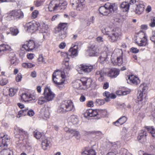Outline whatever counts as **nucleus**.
Wrapping results in <instances>:
<instances>
[{
	"label": "nucleus",
	"mask_w": 155,
	"mask_h": 155,
	"mask_svg": "<svg viewBox=\"0 0 155 155\" xmlns=\"http://www.w3.org/2000/svg\"><path fill=\"white\" fill-rule=\"evenodd\" d=\"M0 135V149L2 150L0 152V155H13L12 151L9 149H6L10 141V137L7 134L3 133Z\"/></svg>",
	"instance_id": "obj_1"
},
{
	"label": "nucleus",
	"mask_w": 155,
	"mask_h": 155,
	"mask_svg": "<svg viewBox=\"0 0 155 155\" xmlns=\"http://www.w3.org/2000/svg\"><path fill=\"white\" fill-rule=\"evenodd\" d=\"M75 107L73 102L70 100L61 102L58 110L59 113L65 114L68 112H74Z\"/></svg>",
	"instance_id": "obj_2"
},
{
	"label": "nucleus",
	"mask_w": 155,
	"mask_h": 155,
	"mask_svg": "<svg viewBox=\"0 0 155 155\" xmlns=\"http://www.w3.org/2000/svg\"><path fill=\"white\" fill-rule=\"evenodd\" d=\"M68 25L67 23H60L55 28V33L58 34L59 39L63 40L68 35Z\"/></svg>",
	"instance_id": "obj_3"
},
{
	"label": "nucleus",
	"mask_w": 155,
	"mask_h": 155,
	"mask_svg": "<svg viewBox=\"0 0 155 155\" xmlns=\"http://www.w3.org/2000/svg\"><path fill=\"white\" fill-rule=\"evenodd\" d=\"M92 82V80L91 78H82L80 79L74 81L73 87L77 89H82L84 88V87L86 88L90 87Z\"/></svg>",
	"instance_id": "obj_4"
},
{
	"label": "nucleus",
	"mask_w": 155,
	"mask_h": 155,
	"mask_svg": "<svg viewBox=\"0 0 155 155\" xmlns=\"http://www.w3.org/2000/svg\"><path fill=\"white\" fill-rule=\"evenodd\" d=\"M139 88L140 90V93L137 96L136 102L139 104L143 105L146 101L147 94L146 91L148 89V86L146 84L144 83L140 84Z\"/></svg>",
	"instance_id": "obj_5"
},
{
	"label": "nucleus",
	"mask_w": 155,
	"mask_h": 155,
	"mask_svg": "<svg viewBox=\"0 0 155 155\" xmlns=\"http://www.w3.org/2000/svg\"><path fill=\"white\" fill-rule=\"evenodd\" d=\"M62 0H52L49 5V11L52 12L57 9H64L66 7L67 2H62Z\"/></svg>",
	"instance_id": "obj_6"
},
{
	"label": "nucleus",
	"mask_w": 155,
	"mask_h": 155,
	"mask_svg": "<svg viewBox=\"0 0 155 155\" xmlns=\"http://www.w3.org/2000/svg\"><path fill=\"white\" fill-rule=\"evenodd\" d=\"M122 35L121 30L118 28H116L112 29L111 33L109 35L108 38L111 42H117L120 39Z\"/></svg>",
	"instance_id": "obj_7"
},
{
	"label": "nucleus",
	"mask_w": 155,
	"mask_h": 155,
	"mask_svg": "<svg viewBox=\"0 0 155 155\" xmlns=\"http://www.w3.org/2000/svg\"><path fill=\"white\" fill-rule=\"evenodd\" d=\"M24 14L20 9L13 10L10 11L6 16V19L11 21L13 19H20L23 18Z\"/></svg>",
	"instance_id": "obj_8"
},
{
	"label": "nucleus",
	"mask_w": 155,
	"mask_h": 155,
	"mask_svg": "<svg viewBox=\"0 0 155 155\" xmlns=\"http://www.w3.org/2000/svg\"><path fill=\"white\" fill-rule=\"evenodd\" d=\"M115 7V4L107 3L104 6L100 7L99 8L98 11L101 15L103 16H107L114 11V8Z\"/></svg>",
	"instance_id": "obj_9"
},
{
	"label": "nucleus",
	"mask_w": 155,
	"mask_h": 155,
	"mask_svg": "<svg viewBox=\"0 0 155 155\" xmlns=\"http://www.w3.org/2000/svg\"><path fill=\"white\" fill-rule=\"evenodd\" d=\"M135 41L140 46H145L147 44V39L146 34L142 31L139 32L136 35Z\"/></svg>",
	"instance_id": "obj_10"
},
{
	"label": "nucleus",
	"mask_w": 155,
	"mask_h": 155,
	"mask_svg": "<svg viewBox=\"0 0 155 155\" xmlns=\"http://www.w3.org/2000/svg\"><path fill=\"white\" fill-rule=\"evenodd\" d=\"M21 101L25 102H35L36 98V93L35 92L23 93L21 96Z\"/></svg>",
	"instance_id": "obj_11"
},
{
	"label": "nucleus",
	"mask_w": 155,
	"mask_h": 155,
	"mask_svg": "<svg viewBox=\"0 0 155 155\" xmlns=\"http://www.w3.org/2000/svg\"><path fill=\"white\" fill-rule=\"evenodd\" d=\"M39 47V45L36 44L35 41L32 40H29L26 41L22 46V48L27 51H31L35 48H37Z\"/></svg>",
	"instance_id": "obj_12"
},
{
	"label": "nucleus",
	"mask_w": 155,
	"mask_h": 155,
	"mask_svg": "<svg viewBox=\"0 0 155 155\" xmlns=\"http://www.w3.org/2000/svg\"><path fill=\"white\" fill-rule=\"evenodd\" d=\"M41 25L38 21H32L27 23L25 25V27L27 28V30L31 32H34L37 31Z\"/></svg>",
	"instance_id": "obj_13"
},
{
	"label": "nucleus",
	"mask_w": 155,
	"mask_h": 155,
	"mask_svg": "<svg viewBox=\"0 0 155 155\" xmlns=\"http://www.w3.org/2000/svg\"><path fill=\"white\" fill-rule=\"evenodd\" d=\"M43 94L48 101L52 100L55 96V94L48 87L45 88Z\"/></svg>",
	"instance_id": "obj_14"
},
{
	"label": "nucleus",
	"mask_w": 155,
	"mask_h": 155,
	"mask_svg": "<svg viewBox=\"0 0 155 155\" xmlns=\"http://www.w3.org/2000/svg\"><path fill=\"white\" fill-rule=\"evenodd\" d=\"M81 71L84 73L88 74L91 72L93 70V65L88 64H81L79 66Z\"/></svg>",
	"instance_id": "obj_15"
},
{
	"label": "nucleus",
	"mask_w": 155,
	"mask_h": 155,
	"mask_svg": "<svg viewBox=\"0 0 155 155\" xmlns=\"http://www.w3.org/2000/svg\"><path fill=\"white\" fill-rule=\"evenodd\" d=\"M87 52L90 56H96L99 54V50L93 45L88 47Z\"/></svg>",
	"instance_id": "obj_16"
},
{
	"label": "nucleus",
	"mask_w": 155,
	"mask_h": 155,
	"mask_svg": "<svg viewBox=\"0 0 155 155\" xmlns=\"http://www.w3.org/2000/svg\"><path fill=\"white\" fill-rule=\"evenodd\" d=\"M2 29L4 33L7 35L11 34L13 36L16 35L19 32L18 29L16 27H11L9 29L6 27Z\"/></svg>",
	"instance_id": "obj_17"
},
{
	"label": "nucleus",
	"mask_w": 155,
	"mask_h": 155,
	"mask_svg": "<svg viewBox=\"0 0 155 155\" xmlns=\"http://www.w3.org/2000/svg\"><path fill=\"white\" fill-rule=\"evenodd\" d=\"M128 80L130 84L135 85H137L140 83L139 78L137 76L133 74L129 75Z\"/></svg>",
	"instance_id": "obj_18"
},
{
	"label": "nucleus",
	"mask_w": 155,
	"mask_h": 155,
	"mask_svg": "<svg viewBox=\"0 0 155 155\" xmlns=\"http://www.w3.org/2000/svg\"><path fill=\"white\" fill-rule=\"evenodd\" d=\"M98 114V112L97 110H93L92 109L87 110L84 114V117H95Z\"/></svg>",
	"instance_id": "obj_19"
},
{
	"label": "nucleus",
	"mask_w": 155,
	"mask_h": 155,
	"mask_svg": "<svg viewBox=\"0 0 155 155\" xmlns=\"http://www.w3.org/2000/svg\"><path fill=\"white\" fill-rule=\"evenodd\" d=\"M120 73V70L115 68H112L110 69L107 73L108 77L111 78H115L117 77Z\"/></svg>",
	"instance_id": "obj_20"
},
{
	"label": "nucleus",
	"mask_w": 155,
	"mask_h": 155,
	"mask_svg": "<svg viewBox=\"0 0 155 155\" xmlns=\"http://www.w3.org/2000/svg\"><path fill=\"white\" fill-rule=\"evenodd\" d=\"M78 46L74 45L73 47H71L68 50V55L72 58L77 56L78 54Z\"/></svg>",
	"instance_id": "obj_21"
},
{
	"label": "nucleus",
	"mask_w": 155,
	"mask_h": 155,
	"mask_svg": "<svg viewBox=\"0 0 155 155\" xmlns=\"http://www.w3.org/2000/svg\"><path fill=\"white\" fill-rule=\"evenodd\" d=\"M81 155H97L95 151L93 149H89L88 147L84 148L81 153Z\"/></svg>",
	"instance_id": "obj_22"
},
{
	"label": "nucleus",
	"mask_w": 155,
	"mask_h": 155,
	"mask_svg": "<svg viewBox=\"0 0 155 155\" xmlns=\"http://www.w3.org/2000/svg\"><path fill=\"white\" fill-rule=\"evenodd\" d=\"M103 95L105 97L104 98L105 101L107 102L110 101V98L114 99L116 98V96L113 93L111 94L108 91H106L103 93Z\"/></svg>",
	"instance_id": "obj_23"
},
{
	"label": "nucleus",
	"mask_w": 155,
	"mask_h": 155,
	"mask_svg": "<svg viewBox=\"0 0 155 155\" xmlns=\"http://www.w3.org/2000/svg\"><path fill=\"white\" fill-rule=\"evenodd\" d=\"M72 5H75L76 9L78 11H82L84 8L83 2L81 0H73Z\"/></svg>",
	"instance_id": "obj_24"
},
{
	"label": "nucleus",
	"mask_w": 155,
	"mask_h": 155,
	"mask_svg": "<svg viewBox=\"0 0 155 155\" xmlns=\"http://www.w3.org/2000/svg\"><path fill=\"white\" fill-rule=\"evenodd\" d=\"M127 119L126 117L125 116H122L116 121L113 122V124L117 126H119L125 123L127 121Z\"/></svg>",
	"instance_id": "obj_25"
},
{
	"label": "nucleus",
	"mask_w": 155,
	"mask_h": 155,
	"mask_svg": "<svg viewBox=\"0 0 155 155\" xmlns=\"http://www.w3.org/2000/svg\"><path fill=\"white\" fill-rule=\"evenodd\" d=\"M147 133L146 131L143 130H141L137 137V139L139 141L142 140L143 142H145L147 140Z\"/></svg>",
	"instance_id": "obj_26"
},
{
	"label": "nucleus",
	"mask_w": 155,
	"mask_h": 155,
	"mask_svg": "<svg viewBox=\"0 0 155 155\" xmlns=\"http://www.w3.org/2000/svg\"><path fill=\"white\" fill-rule=\"evenodd\" d=\"M65 75H63L62 77L52 78L54 83L57 86L63 84L65 81Z\"/></svg>",
	"instance_id": "obj_27"
},
{
	"label": "nucleus",
	"mask_w": 155,
	"mask_h": 155,
	"mask_svg": "<svg viewBox=\"0 0 155 155\" xmlns=\"http://www.w3.org/2000/svg\"><path fill=\"white\" fill-rule=\"evenodd\" d=\"M51 142L50 140L47 138H45L42 139L41 142V147L44 150H46L50 147Z\"/></svg>",
	"instance_id": "obj_28"
},
{
	"label": "nucleus",
	"mask_w": 155,
	"mask_h": 155,
	"mask_svg": "<svg viewBox=\"0 0 155 155\" xmlns=\"http://www.w3.org/2000/svg\"><path fill=\"white\" fill-rule=\"evenodd\" d=\"M144 7L145 5L143 4H138L137 5L134 12L136 14H140L144 11Z\"/></svg>",
	"instance_id": "obj_29"
},
{
	"label": "nucleus",
	"mask_w": 155,
	"mask_h": 155,
	"mask_svg": "<svg viewBox=\"0 0 155 155\" xmlns=\"http://www.w3.org/2000/svg\"><path fill=\"white\" fill-rule=\"evenodd\" d=\"M115 59L112 58L111 60L112 62L114 65H118L120 66L122 65L123 63V57H117Z\"/></svg>",
	"instance_id": "obj_30"
},
{
	"label": "nucleus",
	"mask_w": 155,
	"mask_h": 155,
	"mask_svg": "<svg viewBox=\"0 0 155 155\" xmlns=\"http://www.w3.org/2000/svg\"><path fill=\"white\" fill-rule=\"evenodd\" d=\"M112 58L113 56L115 58L117 57H123V52L122 50L119 49H116L114 50Z\"/></svg>",
	"instance_id": "obj_31"
},
{
	"label": "nucleus",
	"mask_w": 155,
	"mask_h": 155,
	"mask_svg": "<svg viewBox=\"0 0 155 155\" xmlns=\"http://www.w3.org/2000/svg\"><path fill=\"white\" fill-rule=\"evenodd\" d=\"M96 78L100 82L102 81L104 79V71L102 70L97 71L95 74Z\"/></svg>",
	"instance_id": "obj_32"
},
{
	"label": "nucleus",
	"mask_w": 155,
	"mask_h": 155,
	"mask_svg": "<svg viewBox=\"0 0 155 155\" xmlns=\"http://www.w3.org/2000/svg\"><path fill=\"white\" fill-rule=\"evenodd\" d=\"M144 128L151 134L152 137L155 138V128L153 126H145Z\"/></svg>",
	"instance_id": "obj_33"
},
{
	"label": "nucleus",
	"mask_w": 155,
	"mask_h": 155,
	"mask_svg": "<svg viewBox=\"0 0 155 155\" xmlns=\"http://www.w3.org/2000/svg\"><path fill=\"white\" fill-rule=\"evenodd\" d=\"M65 75L61 71L57 70L55 71L52 74V78H58Z\"/></svg>",
	"instance_id": "obj_34"
},
{
	"label": "nucleus",
	"mask_w": 155,
	"mask_h": 155,
	"mask_svg": "<svg viewBox=\"0 0 155 155\" xmlns=\"http://www.w3.org/2000/svg\"><path fill=\"white\" fill-rule=\"evenodd\" d=\"M10 49V47L7 45L2 44L0 45V54L2 52L9 51Z\"/></svg>",
	"instance_id": "obj_35"
},
{
	"label": "nucleus",
	"mask_w": 155,
	"mask_h": 155,
	"mask_svg": "<svg viewBox=\"0 0 155 155\" xmlns=\"http://www.w3.org/2000/svg\"><path fill=\"white\" fill-rule=\"evenodd\" d=\"M68 133L71 134L73 135V136H75L77 139H78L79 138V133L78 131H76L74 130L69 129L68 131H67Z\"/></svg>",
	"instance_id": "obj_36"
},
{
	"label": "nucleus",
	"mask_w": 155,
	"mask_h": 155,
	"mask_svg": "<svg viewBox=\"0 0 155 155\" xmlns=\"http://www.w3.org/2000/svg\"><path fill=\"white\" fill-rule=\"evenodd\" d=\"M120 8L123 9L124 12H127L129 10V5L127 2H123L120 4Z\"/></svg>",
	"instance_id": "obj_37"
},
{
	"label": "nucleus",
	"mask_w": 155,
	"mask_h": 155,
	"mask_svg": "<svg viewBox=\"0 0 155 155\" xmlns=\"http://www.w3.org/2000/svg\"><path fill=\"white\" fill-rule=\"evenodd\" d=\"M35 66V64L29 62H24L21 64L22 67L25 69L31 68Z\"/></svg>",
	"instance_id": "obj_38"
},
{
	"label": "nucleus",
	"mask_w": 155,
	"mask_h": 155,
	"mask_svg": "<svg viewBox=\"0 0 155 155\" xmlns=\"http://www.w3.org/2000/svg\"><path fill=\"white\" fill-rule=\"evenodd\" d=\"M70 121L73 124H76L78 122V119L77 116L75 115H72L70 117Z\"/></svg>",
	"instance_id": "obj_39"
},
{
	"label": "nucleus",
	"mask_w": 155,
	"mask_h": 155,
	"mask_svg": "<svg viewBox=\"0 0 155 155\" xmlns=\"http://www.w3.org/2000/svg\"><path fill=\"white\" fill-rule=\"evenodd\" d=\"M17 130L20 135H22L26 138H28V135L27 131L19 127L17 128Z\"/></svg>",
	"instance_id": "obj_40"
},
{
	"label": "nucleus",
	"mask_w": 155,
	"mask_h": 155,
	"mask_svg": "<svg viewBox=\"0 0 155 155\" xmlns=\"http://www.w3.org/2000/svg\"><path fill=\"white\" fill-rule=\"evenodd\" d=\"M130 92V91L127 90L124 91L121 90H118L116 91V93L118 95H125L129 94Z\"/></svg>",
	"instance_id": "obj_41"
},
{
	"label": "nucleus",
	"mask_w": 155,
	"mask_h": 155,
	"mask_svg": "<svg viewBox=\"0 0 155 155\" xmlns=\"http://www.w3.org/2000/svg\"><path fill=\"white\" fill-rule=\"evenodd\" d=\"M48 102V101H47L44 96H41L38 98V103L40 105H42Z\"/></svg>",
	"instance_id": "obj_42"
},
{
	"label": "nucleus",
	"mask_w": 155,
	"mask_h": 155,
	"mask_svg": "<svg viewBox=\"0 0 155 155\" xmlns=\"http://www.w3.org/2000/svg\"><path fill=\"white\" fill-rule=\"evenodd\" d=\"M33 135L34 137L36 139H39L41 137L42 134L41 132L36 130L33 132Z\"/></svg>",
	"instance_id": "obj_43"
},
{
	"label": "nucleus",
	"mask_w": 155,
	"mask_h": 155,
	"mask_svg": "<svg viewBox=\"0 0 155 155\" xmlns=\"http://www.w3.org/2000/svg\"><path fill=\"white\" fill-rule=\"evenodd\" d=\"M18 89L11 88L9 89V95L11 97L13 96L17 92Z\"/></svg>",
	"instance_id": "obj_44"
},
{
	"label": "nucleus",
	"mask_w": 155,
	"mask_h": 155,
	"mask_svg": "<svg viewBox=\"0 0 155 155\" xmlns=\"http://www.w3.org/2000/svg\"><path fill=\"white\" fill-rule=\"evenodd\" d=\"M8 80L5 77H2L0 79V85L4 86L7 84Z\"/></svg>",
	"instance_id": "obj_45"
},
{
	"label": "nucleus",
	"mask_w": 155,
	"mask_h": 155,
	"mask_svg": "<svg viewBox=\"0 0 155 155\" xmlns=\"http://www.w3.org/2000/svg\"><path fill=\"white\" fill-rule=\"evenodd\" d=\"M69 58H65L63 61V63L64 64L65 68L67 69H70V68L69 63Z\"/></svg>",
	"instance_id": "obj_46"
},
{
	"label": "nucleus",
	"mask_w": 155,
	"mask_h": 155,
	"mask_svg": "<svg viewBox=\"0 0 155 155\" xmlns=\"http://www.w3.org/2000/svg\"><path fill=\"white\" fill-rule=\"evenodd\" d=\"M107 54L106 52H103L100 57V60H101V62L105 61L107 58Z\"/></svg>",
	"instance_id": "obj_47"
},
{
	"label": "nucleus",
	"mask_w": 155,
	"mask_h": 155,
	"mask_svg": "<svg viewBox=\"0 0 155 155\" xmlns=\"http://www.w3.org/2000/svg\"><path fill=\"white\" fill-rule=\"evenodd\" d=\"M11 63L12 64L16 65L19 63V60L16 58H15L10 59Z\"/></svg>",
	"instance_id": "obj_48"
},
{
	"label": "nucleus",
	"mask_w": 155,
	"mask_h": 155,
	"mask_svg": "<svg viewBox=\"0 0 155 155\" xmlns=\"http://www.w3.org/2000/svg\"><path fill=\"white\" fill-rule=\"evenodd\" d=\"M28 110V109L21 110L19 111L18 114L20 115L21 116H25L26 115H27Z\"/></svg>",
	"instance_id": "obj_49"
},
{
	"label": "nucleus",
	"mask_w": 155,
	"mask_h": 155,
	"mask_svg": "<svg viewBox=\"0 0 155 155\" xmlns=\"http://www.w3.org/2000/svg\"><path fill=\"white\" fill-rule=\"evenodd\" d=\"M42 110L44 112L43 114L44 117L46 118H48L50 116V113L48 110L45 108L42 109Z\"/></svg>",
	"instance_id": "obj_50"
},
{
	"label": "nucleus",
	"mask_w": 155,
	"mask_h": 155,
	"mask_svg": "<svg viewBox=\"0 0 155 155\" xmlns=\"http://www.w3.org/2000/svg\"><path fill=\"white\" fill-rule=\"evenodd\" d=\"M150 27L153 28L155 27V17H152L150 19V22L149 24Z\"/></svg>",
	"instance_id": "obj_51"
},
{
	"label": "nucleus",
	"mask_w": 155,
	"mask_h": 155,
	"mask_svg": "<svg viewBox=\"0 0 155 155\" xmlns=\"http://www.w3.org/2000/svg\"><path fill=\"white\" fill-rule=\"evenodd\" d=\"M39 14L38 11L37 10H34L32 13L31 18L32 19H35L36 18Z\"/></svg>",
	"instance_id": "obj_52"
},
{
	"label": "nucleus",
	"mask_w": 155,
	"mask_h": 155,
	"mask_svg": "<svg viewBox=\"0 0 155 155\" xmlns=\"http://www.w3.org/2000/svg\"><path fill=\"white\" fill-rule=\"evenodd\" d=\"M44 1L41 0H37L34 2V4L36 7H39L41 5Z\"/></svg>",
	"instance_id": "obj_53"
},
{
	"label": "nucleus",
	"mask_w": 155,
	"mask_h": 155,
	"mask_svg": "<svg viewBox=\"0 0 155 155\" xmlns=\"http://www.w3.org/2000/svg\"><path fill=\"white\" fill-rule=\"evenodd\" d=\"M37 61L39 64L43 63L45 61L44 58L42 54H40L39 55L37 59Z\"/></svg>",
	"instance_id": "obj_54"
},
{
	"label": "nucleus",
	"mask_w": 155,
	"mask_h": 155,
	"mask_svg": "<svg viewBox=\"0 0 155 155\" xmlns=\"http://www.w3.org/2000/svg\"><path fill=\"white\" fill-rule=\"evenodd\" d=\"M128 150L124 148L120 150V153L121 155H127Z\"/></svg>",
	"instance_id": "obj_55"
},
{
	"label": "nucleus",
	"mask_w": 155,
	"mask_h": 155,
	"mask_svg": "<svg viewBox=\"0 0 155 155\" xmlns=\"http://www.w3.org/2000/svg\"><path fill=\"white\" fill-rule=\"evenodd\" d=\"M61 57H64V59L65 58H69L68 52L67 53L66 52H62L61 53Z\"/></svg>",
	"instance_id": "obj_56"
},
{
	"label": "nucleus",
	"mask_w": 155,
	"mask_h": 155,
	"mask_svg": "<svg viewBox=\"0 0 155 155\" xmlns=\"http://www.w3.org/2000/svg\"><path fill=\"white\" fill-rule=\"evenodd\" d=\"M130 51L132 53H137L139 52V50L137 48L132 47L130 49Z\"/></svg>",
	"instance_id": "obj_57"
},
{
	"label": "nucleus",
	"mask_w": 155,
	"mask_h": 155,
	"mask_svg": "<svg viewBox=\"0 0 155 155\" xmlns=\"http://www.w3.org/2000/svg\"><path fill=\"white\" fill-rule=\"evenodd\" d=\"M35 114V112L33 110H28L27 115L31 117L33 116Z\"/></svg>",
	"instance_id": "obj_58"
},
{
	"label": "nucleus",
	"mask_w": 155,
	"mask_h": 155,
	"mask_svg": "<svg viewBox=\"0 0 155 155\" xmlns=\"http://www.w3.org/2000/svg\"><path fill=\"white\" fill-rule=\"evenodd\" d=\"M34 54L32 53H28L27 55V58L29 60H32L34 58Z\"/></svg>",
	"instance_id": "obj_59"
},
{
	"label": "nucleus",
	"mask_w": 155,
	"mask_h": 155,
	"mask_svg": "<svg viewBox=\"0 0 155 155\" xmlns=\"http://www.w3.org/2000/svg\"><path fill=\"white\" fill-rule=\"evenodd\" d=\"M22 78L21 75V73L18 74L17 76L16 77V80L17 81L19 82L21 81Z\"/></svg>",
	"instance_id": "obj_60"
},
{
	"label": "nucleus",
	"mask_w": 155,
	"mask_h": 155,
	"mask_svg": "<svg viewBox=\"0 0 155 155\" xmlns=\"http://www.w3.org/2000/svg\"><path fill=\"white\" fill-rule=\"evenodd\" d=\"M96 102L99 105H102L104 104V101L102 99H98L96 100Z\"/></svg>",
	"instance_id": "obj_61"
},
{
	"label": "nucleus",
	"mask_w": 155,
	"mask_h": 155,
	"mask_svg": "<svg viewBox=\"0 0 155 155\" xmlns=\"http://www.w3.org/2000/svg\"><path fill=\"white\" fill-rule=\"evenodd\" d=\"M8 56L10 59L16 57L15 54L14 52L10 53L8 54Z\"/></svg>",
	"instance_id": "obj_62"
},
{
	"label": "nucleus",
	"mask_w": 155,
	"mask_h": 155,
	"mask_svg": "<svg viewBox=\"0 0 155 155\" xmlns=\"http://www.w3.org/2000/svg\"><path fill=\"white\" fill-rule=\"evenodd\" d=\"M87 106L88 107H92L94 106L93 102L92 101H88L87 103Z\"/></svg>",
	"instance_id": "obj_63"
},
{
	"label": "nucleus",
	"mask_w": 155,
	"mask_h": 155,
	"mask_svg": "<svg viewBox=\"0 0 155 155\" xmlns=\"http://www.w3.org/2000/svg\"><path fill=\"white\" fill-rule=\"evenodd\" d=\"M66 45V44L64 42H62L59 45V47L60 49H64Z\"/></svg>",
	"instance_id": "obj_64"
}]
</instances>
